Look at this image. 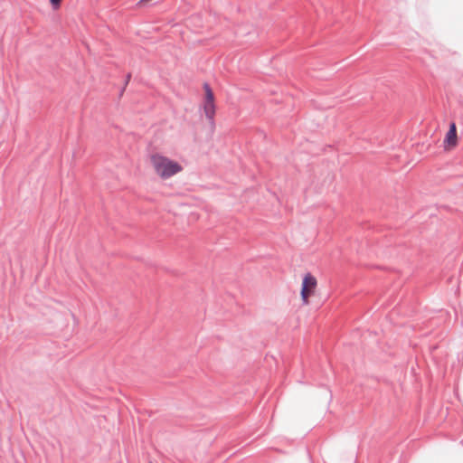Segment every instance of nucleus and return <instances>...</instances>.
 <instances>
[{"label":"nucleus","mask_w":463,"mask_h":463,"mask_svg":"<svg viewBox=\"0 0 463 463\" xmlns=\"http://www.w3.org/2000/svg\"><path fill=\"white\" fill-rule=\"evenodd\" d=\"M457 128L455 123L449 125V129L446 134L444 142L449 146H455L457 145Z\"/></svg>","instance_id":"nucleus-4"},{"label":"nucleus","mask_w":463,"mask_h":463,"mask_svg":"<svg viewBox=\"0 0 463 463\" xmlns=\"http://www.w3.org/2000/svg\"><path fill=\"white\" fill-rule=\"evenodd\" d=\"M203 89L205 91V97L203 105V113L206 118L208 119L212 128H214V117L216 112V107L214 104V95L208 83H204Z\"/></svg>","instance_id":"nucleus-2"},{"label":"nucleus","mask_w":463,"mask_h":463,"mask_svg":"<svg viewBox=\"0 0 463 463\" xmlns=\"http://www.w3.org/2000/svg\"><path fill=\"white\" fill-rule=\"evenodd\" d=\"M53 10L60 9L62 0H49Z\"/></svg>","instance_id":"nucleus-5"},{"label":"nucleus","mask_w":463,"mask_h":463,"mask_svg":"<svg viewBox=\"0 0 463 463\" xmlns=\"http://www.w3.org/2000/svg\"><path fill=\"white\" fill-rule=\"evenodd\" d=\"M151 162L156 173L163 179H168L183 170L179 163L160 155L152 156Z\"/></svg>","instance_id":"nucleus-1"},{"label":"nucleus","mask_w":463,"mask_h":463,"mask_svg":"<svg viewBox=\"0 0 463 463\" xmlns=\"http://www.w3.org/2000/svg\"><path fill=\"white\" fill-rule=\"evenodd\" d=\"M131 74L127 75L126 84H128V80H130Z\"/></svg>","instance_id":"nucleus-6"},{"label":"nucleus","mask_w":463,"mask_h":463,"mask_svg":"<svg viewBox=\"0 0 463 463\" xmlns=\"http://www.w3.org/2000/svg\"><path fill=\"white\" fill-rule=\"evenodd\" d=\"M317 285V279L313 275H311L310 273L305 275L302 281L300 292L302 302L304 305H307L309 303L308 298L314 293Z\"/></svg>","instance_id":"nucleus-3"}]
</instances>
